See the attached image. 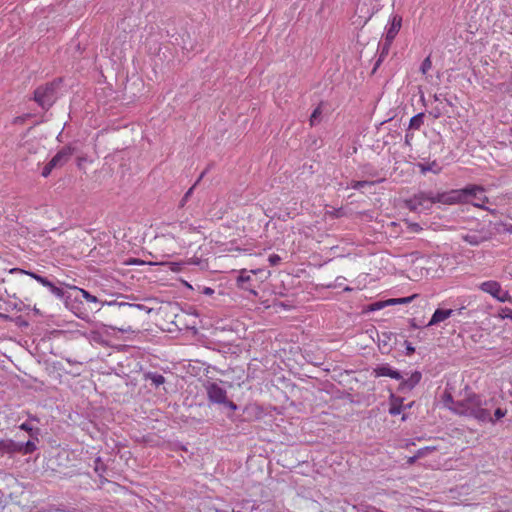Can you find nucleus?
Segmentation results:
<instances>
[{
    "instance_id": "f257e3e1",
    "label": "nucleus",
    "mask_w": 512,
    "mask_h": 512,
    "mask_svg": "<svg viewBox=\"0 0 512 512\" xmlns=\"http://www.w3.org/2000/svg\"><path fill=\"white\" fill-rule=\"evenodd\" d=\"M451 405L449 408L459 415L469 416L477 419L480 422H488L495 424V422L503 418L507 414L506 409L497 407L494 416L491 415L490 409L494 406V398H486L482 395L472 394L462 401L454 402L450 399Z\"/></svg>"
},
{
    "instance_id": "f03ea898",
    "label": "nucleus",
    "mask_w": 512,
    "mask_h": 512,
    "mask_svg": "<svg viewBox=\"0 0 512 512\" xmlns=\"http://www.w3.org/2000/svg\"><path fill=\"white\" fill-rule=\"evenodd\" d=\"M435 194L433 193H419L414 195L407 201V207L416 212H423L429 210L434 203H437L434 199Z\"/></svg>"
},
{
    "instance_id": "7ed1b4c3",
    "label": "nucleus",
    "mask_w": 512,
    "mask_h": 512,
    "mask_svg": "<svg viewBox=\"0 0 512 512\" xmlns=\"http://www.w3.org/2000/svg\"><path fill=\"white\" fill-rule=\"evenodd\" d=\"M434 199L437 203L445 205H454L467 203L466 187L463 189H455L448 192L435 194Z\"/></svg>"
},
{
    "instance_id": "20e7f679",
    "label": "nucleus",
    "mask_w": 512,
    "mask_h": 512,
    "mask_svg": "<svg viewBox=\"0 0 512 512\" xmlns=\"http://www.w3.org/2000/svg\"><path fill=\"white\" fill-rule=\"evenodd\" d=\"M467 192V203H471L473 206L477 208H481L483 210H488L485 207V203L488 202V198L485 195V189L482 186L478 185H469L466 186Z\"/></svg>"
},
{
    "instance_id": "39448f33",
    "label": "nucleus",
    "mask_w": 512,
    "mask_h": 512,
    "mask_svg": "<svg viewBox=\"0 0 512 512\" xmlns=\"http://www.w3.org/2000/svg\"><path fill=\"white\" fill-rule=\"evenodd\" d=\"M55 87L47 84L35 90L34 99L44 109L49 108L55 101Z\"/></svg>"
},
{
    "instance_id": "423d86ee",
    "label": "nucleus",
    "mask_w": 512,
    "mask_h": 512,
    "mask_svg": "<svg viewBox=\"0 0 512 512\" xmlns=\"http://www.w3.org/2000/svg\"><path fill=\"white\" fill-rule=\"evenodd\" d=\"M204 387L207 393L208 400L211 403L221 404L226 402L227 392L218 383L207 382Z\"/></svg>"
},
{
    "instance_id": "0eeeda50",
    "label": "nucleus",
    "mask_w": 512,
    "mask_h": 512,
    "mask_svg": "<svg viewBox=\"0 0 512 512\" xmlns=\"http://www.w3.org/2000/svg\"><path fill=\"white\" fill-rule=\"evenodd\" d=\"M461 239L472 246H478L484 241L489 239V235L484 228L471 230L466 234L461 235Z\"/></svg>"
},
{
    "instance_id": "6e6552de",
    "label": "nucleus",
    "mask_w": 512,
    "mask_h": 512,
    "mask_svg": "<svg viewBox=\"0 0 512 512\" xmlns=\"http://www.w3.org/2000/svg\"><path fill=\"white\" fill-rule=\"evenodd\" d=\"M402 25V18L398 15H393L385 27L384 39L393 41L399 33Z\"/></svg>"
},
{
    "instance_id": "1a4fd4ad",
    "label": "nucleus",
    "mask_w": 512,
    "mask_h": 512,
    "mask_svg": "<svg viewBox=\"0 0 512 512\" xmlns=\"http://www.w3.org/2000/svg\"><path fill=\"white\" fill-rule=\"evenodd\" d=\"M373 372L376 377H390L396 380L402 379L401 373L398 370L393 369L388 364H382L377 366Z\"/></svg>"
},
{
    "instance_id": "9d476101",
    "label": "nucleus",
    "mask_w": 512,
    "mask_h": 512,
    "mask_svg": "<svg viewBox=\"0 0 512 512\" xmlns=\"http://www.w3.org/2000/svg\"><path fill=\"white\" fill-rule=\"evenodd\" d=\"M73 155V149L70 146H66L62 148L50 161L52 162V166L62 167L65 163L69 161L71 156Z\"/></svg>"
},
{
    "instance_id": "9b49d317",
    "label": "nucleus",
    "mask_w": 512,
    "mask_h": 512,
    "mask_svg": "<svg viewBox=\"0 0 512 512\" xmlns=\"http://www.w3.org/2000/svg\"><path fill=\"white\" fill-rule=\"evenodd\" d=\"M453 313H454L453 309H437L433 313L427 326H433V325L439 324V323L445 321L446 319H448L450 316H452Z\"/></svg>"
},
{
    "instance_id": "f8f14e48",
    "label": "nucleus",
    "mask_w": 512,
    "mask_h": 512,
    "mask_svg": "<svg viewBox=\"0 0 512 512\" xmlns=\"http://www.w3.org/2000/svg\"><path fill=\"white\" fill-rule=\"evenodd\" d=\"M421 378V373L415 371L407 379H401L400 387L402 390H411L420 382Z\"/></svg>"
},
{
    "instance_id": "ddd939ff",
    "label": "nucleus",
    "mask_w": 512,
    "mask_h": 512,
    "mask_svg": "<svg viewBox=\"0 0 512 512\" xmlns=\"http://www.w3.org/2000/svg\"><path fill=\"white\" fill-rule=\"evenodd\" d=\"M480 289L495 298L500 293L501 285L496 281H485L480 285Z\"/></svg>"
},
{
    "instance_id": "4468645a",
    "label": "nucleus",
    "mask_w": 512,
    "mask_h": 512,
    "mask_svg": "<svg viewBox=\"0 0 512 512\" xmlns=\"http://www.w3.org/2000/svg\"><path fill=\"white\" fill-rule=\"evenodd\" d=\"M17 442L7 439L0 441V455L17 453Z\"/></svg>"
},
{
    "instance_id": "2eb2a0df",
    "label": "nucleus",
    "mask_w": 512,
    "mask_h": 512,
    "mask_svg": "<svg viewBox=\"0 0 512 512\" xmlns=\"http://www.w3.org/2000/svg\"><path fill=\"white\" fill-rule=\"evenodd\" d=\"M250 280L251 276L247 273L246 270H242L237 278V284L240 288L251 292L253 295H257V292L254 289L249 288L248 286L245 285V283L249 282Z\"/></svg>"
},
{
    "instance_id": "dca6fc26",
    "label": "nucleus",
    "mask_w": 512,
    "mask_h": 512,
    "mask_svg": "<svg viewBox=\"0 0 512 512\" xmlns=\"http://www.w3.org/2000/svg\"><path fill=\"white\" fill-rule=\"evenodd\" d=\"M17 446L19 450H17V453H23V454H30L36 450V443L34 440H29L25 443L17 442Z\"/></svg>"
},
{
    "instance_id": "f3484780",
    "label": "nucleus",
    "mask_w": 512,
    "mask_h": 512,
    "mask_svg": "<svg viewBox=\"0 0 512 512\" xmlns=\"http://www.w3.org/2000/svg\"><path fill=\"white\" fill-rule=\"evenodd\" d=\"M44 287H46L54 296L61 299L64 297V291L63 289L55 286L51 281H49L47 278L45 279L44 283L42 284Z\"/></svg>"
},
{
    "instance_id": "a211bd4d",
    "label": "nucleus",
    "mask_w": 512,
    "mask_h": 512,
    "mask_svg": "<svg viewBox=\"0 0 512 512\" xmlns=\"http://www.w3.org/2000/svg\"><path fill=\"white\" fill-rule=\"evenodd\" d=\"M392 42L393 41H388L387 39H383L379 43L380 56H379L378 62L382 61L384 59V57L388 54Z\"/></svg>"
},
{
    "instance_id": "6ab92c4d",
    "label": "nucleus",
    "mask_w": 512,
    "mask_h": 512,
    "mask_svg": "<svg viewBox=\"0 0 512 512\" xmlns=\"http://www.w3.org/2000/svg\"><path fill=\"white\" fill-rule=\"evenodd\" d=\"M19 428L21 430H24L26 432L29 433V435L35 439L36 441H38V434H39V429H35L30 423L28 422H24L22 423Z\"/></svg>"
},
{
    "instance_id": "aec40b11",
    "label": "nucleus",
    "mask_w": 512,
    "mask_h": 512,
    "mask_svg": "<svg viewBox=\"0 0 512 512\" xmlns=\"http://www.w3.org/2000/svg\"><path fill=\"white\" fill-rule=\"evenodd\" d=\"M423 113L416 114L410 119L409 127L418 130L423 124Z\"/></svg>"
},
{
    "instance_id": "412c9836",
    "label": "nucleus",
    "mask_w": 512,
    "mask_h": 512,
    "mask_svg": "<svg viewBox=\"0 0 512 512\" xmlns=\"http://www.w3.org/2000/svg\"><path fill=\"white\" fill-rule=\"evenodd\" d=\"M147 379H149L152 382V384L155 385L156 387L165 383V377L157 373H149L147 375Z\"/></svg>"
},
{
    "instance_id": "4be33fe9",
    "label": "nucleus",
    "mask_w": 512,
    "mask_h": 512,
    "mask_svg": "<svg viewBox=\"0 0 512 512\" xmlns=\"http://www.w3.org/2000/svg\"><path fill=\"white\" fill-rule=\"evenodd\" d=\"M108 305H115L117 306L119 309H123V308H138V309H143L144 306L141 305V304H130V303H127V302H115V301H111V302H108L107 303Z\"/></svg>"
},
{
    "instance_id": "5701e85b",
    "label": "nucleus",
    "mask_w": 512,
    "mask_h": 512,
    "mask_svg": "<svg viewBox=\"0 0 512 512\" xmlns=\"http://www.w3.org/2000/svg\"><path fill=\"white\" fill-rule=\"evenodd\" d=\"M372 185H374V182L372 181H352L349 187L354 190H362L363 188Z\"/></svg>"
},
{
    "instance_id": "b1692460",
    "label": "nucleus",
    "mask_w": 512,
    "mask_h": 512,
    "mask_svg": "<svg viewBox=\"0 0 512 512\" xmlns=\"http://www.w3.org/2000/svg\"><path fill=\"white\" fill-rule=\"evenodd\" d=\"M75 289L81 294V296L87 302H91V303H97L98 302V298L96 296L90 294L88 291H86L84 289H81V288H77V287H75Z\"/></svg>"
},
{
    "instance_id": "393cba45",
    "label": "nucleus",
    "mask_w": 512,
    "mask_h": 512,
    "mask_svg": "<svg viewBox=\"0 0 512 512\" xmlns=\"http://www.w3.org/2000/svg\"><path fill=\"white\" fill-rule=\"evenodd\" d=\"M413 298H414V296L404 297V298H395V299L388 300L387 303L391 304V305L407 304V303H410Z\"/></svg>"
},
{
    "instance_id": "a878e982",
    "label": "nucleus",
    "mask_w": 512,
    "mask_h": 512,
    "mask_svg": "<svg viewBox=\"0 0 512 512\" xmlns=\"http://www.w3.org/2000/svg\"><path fill=\"white\" fill-rule=\"evenodd\" d=\"M432 67V61L430 59V57H426L422 64H421V67H420V70L423 74H426Z\"/></svg>"
},
{
    "instance_id": "bb28decb",
    "label": "nucleus",
    "mask_w": 512,
    "mask_h": 512,
    "mask_svg": "<svg viewBox=\"0 0 512 512\" xmlns=\"http://www.w3.org/2000/svg\"><path fill=\"white\" fill-rule=\"evenodd\" d=\"M21 273L23 274H27L29 275L30 277H32L33 279H35L38 283H40L41 285L44 283L45 281V277L39 275V274H36L34 272H30V271H25V270H19Z\"/></svg>"
},
{
    "instance_id": "cd10ccee",
    "label": "nucleus",
    "mask_w": 512,
    "mask_h": 512,
    "mask_svg": "<svg viewBox=\"0 0 512 512\" xmlns=\"http://www.w3.org/2000/svg\"><path fill=\"white\" fill-rule=\"evenodd\" d=\"M495 298L500 302H508L511 300L508 291H505L502 288L500 289V293L498 294V296H495Z\"/></svg>"
},
{
    "instance_id": "c85d7f7f",
    "label": "nucleus",
    "mask_w": 512,
    "mask_h": 512,
    "mask_svg": "<svg viewBox=\"0 0 512 512\" xmlns=\"http://www.w3.org/2000/svg\"><path fill=\"white\" fill-rule=\"evenodd\" d=\"M321 113H322V112H321L320 107H317V108L313 111V113H312V115H311V117H310V124H311L312 126L316 124V122L318 121V118L320 117Z\"/></svg>"
},
{
    "instance_id": "c756f323",
    "label": "nucleus",
    "mask_w": 512,
    "mask_h": 512,
    "mask_svg": "<svg viewBox=\"0 0 512 512\" xmlns=\"http://www.w3.org/2000/svg\"><path fill=\"white\" fill-rule=\"evenodd\" d=\"M421 168L422 172L432 171L433 173H438L440 171L439 166L435 162L428 166H422Z\"/></svg>"
},
{
    "instance_id": "7c9ffc66",
    "label": "nucleus",
    "mask_w": 512,
    "mask_h": 512,
    "mask_svg": "<svg viewBox=\"0 0 512 512\" xmlns=\"http://www.w3.org/2000/svg\"><path fill=\"white\" fill-rule=\"evenodd\" d=\"M268 262L271 266H276L281 262V257L277 254H272L268 257Z\"/></svg>"
},
{
    "instance_id": "2f4dec72",
    "label": "nucleus",
    "mask_w": 512,
    "mask_h": 512,
    "mask_svg": "<svg viewBox=\"0 0 512 512\" xmlns=\"http://www.w3.org/2000/svg\"><path fill=\"white\" fill-rule=\"evenodd\" d=\"M54 168L55 166H52V162L49 161V163L43 168L42 176L47 177Z\"/></svg>"
},
{
    "instance_id": "473e14b6",
    "label": "nucleus",
    "mask_w": 512,
    "mask_h": 512,
    "mask_svg": "<svg viewBox=\"0 0 512 512\" xmlns=\"http://www.w3.org/2000/svg\"><path fill=\"white\" fill-rule=\"evenodd\" d=\"M502 317L503 318H509V319L512 320V309H510V308L502 309Z\"/></svg>"
},
{
    "instance_id": "72a5a7b5",
    "label": "nucleus",
    "mask_w": 512,
    "mask_h": 512,
    "mask_svg": "<svg viewBox=\"0 0 512 512\" xmlns=\"http://www.w3.org/2000/svg\"><path fill=\"white\" fill-rule=\"evenodd\" d=\"M389 413L391 415H398L401 413V407L400 406H396V405H393L390 407L389 409Z\"/></svg>"
},
{
    "instance_id": "f704fd0d",
    "label": "nucleus",
    "mask_w": 512,
    "mask_h": 512,
    "mask_svg": "<svg viewBox=\"0 0 512 512\" xmlns=\"http://www.w3.org/2000/svg\"><path fill=\"white\" fill-rule=\"evenodd\" d=\"M223 405L227 406L229 409L235 411L237 409V405L232 402V401H229L227 398H226V402L222 403Z\"/></svg>"
},
{
    "instance_id": "c9c22d12",
    "label": "nucleus",
    "mask_w": 512,
    "mask_h": 512,
    "mask_svg": "<svg viewBox=\"0 0 512 512\" xmlns=\"http://www.w3.org/2000/svg\"><path fill=\"white\" fill-rule=\"evenodd\" d=\"M192 191H193V187H191L184 195L182 201H181V205L183 206L185 204V202L188 200V198L191 196L192 194Z\"/></svg>"
},
{
    "instance_id": "e433bc0d",
    "label": "nucleus",
    "mask_w": 512,
    "mask_h": 512,
    "mask_svg": "<svg viewBox=\"0 0 512 512\" xmlns=\"http://www.w3.org/2000/svg\"><path fill=\"white\" fill-rule=\"evenodd\" d=\"M113 330H116V327H111ZM118 331L122 332V333H128V332H133L132 328L130 326H127L125 328H117Z\"/></svg>"
},
{
    "instance_id": "4c0bfd02",
    "label": "nucleus",
    "mask_w": 512,
    "mask_h": 512,
    "mask_svg": "<svg viewBox=\"0 0 512 512\" xmlns=\"http://www.w3.org/2000/svg\"><path fill=\"white\" fill-rule=\"evenodd\" d=\"M434 99H435V101L446 100V98L442 94H435Z\"/></svg>"
},
{
    "instance_id": "58836bf2",
    "label": "nucleus",
    "mask_w": 512,
    "mask_h": 512,
    "mask_svg": "<svg viewBox=\"0 0 512 512\" xmlns=\"http://www.w3.org/2000/svg\"><path fill=\"white\" fill-rule=\"evenodd\" d=\"M214 293V290L212 288L206 287L204 289V294L206 295H212Z\"/></svg>"
},
{
    "instance_id": "ea45409f",
    "label": "nucleus",
    "mask_w": 512,
    "mask_h": 512,
    "mask_svg": "<svg viewBox=\"0 0 512 512\" xmlns=\"http://www.w3.org/2000/svg\"><path fill=\"white\" fill-rule=\"evenodd\" d=\"M179 263H172V270L173 271H178L179 270Z\"/></svg>"
},
{
    "instance_id": "a19ab883",
    "label": "nucleus",
    "mask_w": 512,
    "mask_h": 512,
    "mask_svg": "<svg viewBox=\"0 0 512 512\" xmlns=\"http://www.w3.org/2000/svg\"><path fill=\"white\" fill-rule=\"evenodd\" d=\"M216 512H240L238 510H235V509H232L231 511L229 510H220V509H217Z\"/></svg>"
},
{
    "instance_id": "79ce46f5",
    "label": "nucleus",
    "mask_w": 512,
    "mask_h": 512,
    "mask_svg": "<svg viewBox=\"0 0 512 512\" xmlns=\"http://www.w3.org/2000/svg\"><path fill=\"white\" fill-rule=\"evenodd\" d=\"M407 351H408V354L414 352V348L410 345L407 346Z\"/></svg>"
},
{
    "instance_id": "37998d69",
    "label": "nucleus",
    "mask_w": 512,
    "mask_h": 512,
    "mask_svg": "<svg viewBox=\"0 0 512 512\" xmlns=\"http://www.w3.org/2000/svg\"><path fill=\"white\" fill-rule=\"evenodd\" d=\"M412 227H413V230L416 232L420 230V227L418 224H414Z\"/></svg>"
},
{
    "instance_id": "c03bdc74",
    "label": "nucleus",
    "mask_w": 512,
    "mask_h": 512,
    "mask_svg": "<svg viewBox=\"0 0 512 512\" xmlns=\"http://www.w3.org/2000/svg\"><path fill=\"white\" fill-rule=\"evenodd\" d=\"M441 112L439 110H435L434 117L438 118L440 117Z\"/></svg>"
},
{
    "instance_id": "a18cd8bd",
    "label": "nucleus",
    "mask_w": 512,
    "mask_h": 512,
    "mask_svg": "<svg viewBox=\"0 0 512 512\" xmlns=\"http://www.w3.org/2000/svg\"><path fill=\"white\" fill-rule=\"evenodd\" d=\"M203 175H204V172L200 175V177L198 178L196 184L203 178Z\"/></svg>"
},
{
    "instance_id": "49530a36",
    "label": "nucleus",
    "mask_w": 512,
    "mask_h": 512,
    "mask_svg": "<svg viewBox=\"0 0 512 512\" xmlns=\"http://www.w3.org/2000/svg\"><path fill=\"white\" fill-rule=\"evenodd\" d=\"M260 270H251V273L257 274Z\"/></svg>"
},
{
    "instance_id": "de8ad7c7",
    "label": "nucleus",
    "mask_w": 512,
    "mask_h": 512,
    "mask_svg": "<svg viewBox=\"0 0 512 512\" xmlns=\"http://www.w3.org/2000/svg\"><path fill=\"white\" fill-rule=\"evenodd\" d=\"M344 280L343 277H337L336 281Z\"/></svg>"
},
{
    "instance_id": "09e8293b",
    "label": "nucleus",
    "mask_w": 512,
    "mask_h": 512,
    "mask_svg": "<svg viewBox=\"0 0 512 512\" xmlns=\"http://www.w3.org/2000/svg\"><path fill=\"white\" fill-rule=\"evenodd\" d=\"M99 469H100V466H97V465H96L95 470L98 472V471H99Z\"/></svg>"
},
{
    "instance_id": "8fccbe9b",
    "label": "nucleus",
    "mask_w": 512,
    "mask_h": 512,
    "mask_svg": "<svg viewBox=\"0 0 512 512\" xmlns=\"http://www.w3.org/2000/svg\"><path fill=\"white\" fill-rule=\"evenodd\" d=\"M99 469H100V466H97V465H96L95 470L98 472V471H99Z\"/></svg>"
},
{
    "instance_id": "3c124183",
    "label": "nucleus",
    "mask_w": 512,
    "mask_h": 512,
    "mask_svg": "<svg viewBox=\"0 0 512 512\" xmlns=\"http://www.w3.org/2000/svg\"><path fill=\"white\" fill-rule=\"evenodd\" d=\"M507 231L512 233V226L510 228H508Z\"/></svg>"
},
{
    "instance_id": "603ef678",
    "label": "nucleus",
    "mask_w": 512,
    "mask_h": 512,
    "mask_svg": "<svg viewBox=\"0 0 512 512\" xmlns=\"http://www.w3.org/2000/svg\"><path fill=\"white\" fill-rule=\"evenodd\" d=\"M95 462L98 464L100 462V458H97Z\"/></svg>"
},
{
    "instance_id": "864d4df0",
    "label": "nucleus",
    "mask_w": 512,
    "mask_h": 512,
    "mask_svg": "<svg viewBox=\"0 0 512 512\" xmlns=\"http://www.w3.org/2000/svg\"><path fill=\"white\" fill-rule=\"evenodd\" d=\"M383 336L387 339H389V337L386 335V333H383Z\"/></svg>"
}]
</instances>
